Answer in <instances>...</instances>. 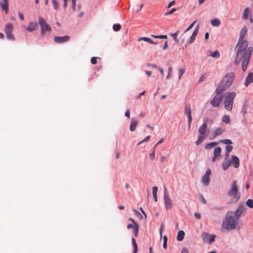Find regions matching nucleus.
<instances>
[{
  "instance_id": "63",
  "label": "nucleus",
  "mask_w": 253,
  "mask_h": 253,
  "mask_svg": "<svg viewBox=\"0 0 253 253\" xmlns=\"http://www.w3.org/2000/svg\"><path fill=\"white\" fill-rule=\"evenodd\" d=\"M158 70L160 71L161 75L163 76L164 73L163 69L159 68H158Z\"/></svg>"
},
{
  "instance_id": "3",
  "label": "nucleus",
  "mask_w": 253,
  "mask_h": 253,
  "mask_svg": "<svg viewBox=\"0 0 253 253\" xmlns=\"http://www.w3.org/2000/svg\"><path fill=\"white\" fill-rule=\"evenodd\" d=\"M235 79V74L233 72L227 73L222 79L216 89L217 93H222L232 84Z\"/></svg>"
},
{
  "instance_id": "21",
  "label": "nucleus",
  "mask_w": 253,
  "mask_h": 253,
  "mask_svg": "<svg viewBox=\"0 0 253 253\" xmlns=\"http://www.w3.org/2000/svg\"><path fill=\"white\" fill-rule=\"evenodd\" d=\"M198 33V28L197 27L195 30L193 32L191 36L190 37L189 40H188V43L191 44L193 43L195 40L196 36L197 35Z\"/></svg>"
},
{
  "instance_id": "42",
  "label": "nucleus",
  "mask_w": 253,
  "mask_h": 253,
  "mask_svg": "<svg viewBox=\"0 0 253 253\" xmlns=\"http://www.w3.org/2000/svg\"><path fill=\"white\" fill-rule=\"evenodd\" d=\"M196 21H193L189 26V27L186 29V30L185 31V33L190 30L191 28H193L195 24L196 23Z\"/></svg>"
},
{
  "instance_id": "30",
  "label": "nucleus",
  "mask_w": 253,
  "mask_h": 253,
  "mask_svg": "<svg viewBox=\"0 0 253 253\" xmlns=\"http://www.w3.org/2000/svg\"><path fill=\"white\" fill-rule=\"evenodd\" d=\"M132 243L134 247V250L133 253H137L138 252V246L136 242L135 239L134 238H132Z\"/></svg>"
},
{
  "instance_id": "14",
  "label": "nucleus",
  "mask_w": 253,
  "mask_h": 253,
  "mask_svg": "<svg viewBox=\"0 0 253 253\" xmlns=\"http://www.w3.org/2000/svg\"><path fill=\"white\" fill-rule=\"evenodd\" d=\"M0 6L5 14H7L9 10L8 0H1L0 1Z\"/></svg>"
},
{
  "instance_id": "48",
  "label": "nucleus",
  "mask_w": 253,
  "mask_h": 253,
  "mask_svg": "<svg viewBox=\"0 0 253 253\" xmlns=\"http://www.w3.org/2000/svg\"><path fill=\"white\" fill-rule=\"evenodd\" d=\"M175 0H172V1H171V2H170L169 3V4H168V6H167V8H170V7H171L172 5H173L175 4Z\"/></svg>"
},
{
  "instance_id": "18",
  "label": "nucleus",
  "mask_w": 253,
  "mask_h": 253,
  "mask_svg": "<svg viewBox=\"0 0 253 253\" xmlns=\"http://www.w3.org/2000/svg\"><path fill=\"white\" fill-rule=\"evenodd\" d=\"M221 149L220 147H217L215 148L214 151H213L214 156L212 159V161L213 162H215L218 156H219V155L221 153Z\"/></svg>"
},
{
  "instance_id": "40",
  "label": "nucleus",
  "mask_w": 253,
  "mask_h": 253,
  "mask_svg": "<svg viewBox=\"0 0 253 253\" xmlns=\"http://www.w3.org/2000/svg\"><path fill=\"white\" fill-rule=\"evenodd\" d=\"M133 223V224H129L127 225V228L128 229H130V228H132L133 229L134 228V226H135V224H138L137 223H136L134 220L132 219H130Z\"/></svg>"
},
{
  "instance_id": "28",
  "label": "nucleus",
  "mask_w": 253,
  "mask_h": 253,
  "mask_svg": "<svg viewBox=\"0 0 253 253\" xmlns=\"http://www.w3.org/2000/svg\"><path fill=\"white\" fill-rule=\"evenodd\" d=\"M211 24L212 26H219L220 21L217 18L213 19L211 20Z\"/></svg>"
},
{
  "instance_id": "62",
  "label": "nucleus",
  "mask_w": 253,
  "mask_h": 253,
  "mask_svg": "<svg viewBox=\"0 0 253 253\" xmlns=\"http://www.w3.org/2000/svg\"><path fill=\"white\" fill-rule=\"evenodd\" d=\"M163 224H162L161 225V226L160 227V235L161 236H162V231H163Z\"/></svg>"
},
{
  "instance_id": "55",
  "label": "nucleus",
  "mask_w": 253,
  "mask_h": 253,
  "mask_svg": "<svg viewBox=\"0 0 253 253\" xmlns=\"http://www.w3.org/2000/svg\"><path fill=\"white\" fill-rule=\"evenodd\" d=\"M181 253H188V250L187 248L184 247L181 251Z\"/></svg>"
},
{
  "instance_id": "26",
  "label": "nucleus",
  "mask_w": 253,
  "mask_h": 253,
  "mask_svg": "<svg viewBox=\"0 0 253 253\" xmlns=\"http://www.w3.org/2000/svg\"><path fill=\"white\" fill-rule=\"evenodd\" d=\"M184 235H185V233L183 231H182V230L179 231L178 232V234L177 235V237H176L177 240L178 241H182L184 238Z\"/></svg>"
},
{
  "instance_id": "8",
  "label": "nucleus",
  "mask_w": 253,
  "mask_h": 253,
  "mask_svg": "<svg viewBox=\"0 0 253 253\" xmlns=\"http://www.w3.org/2000/svg\"><path fill=\"white\" fill-rule=\"evenodd\" d=\"M13 26L11 23H8L5 25L4 27V32L6 34V38L10 40L13 41L15 37L12 34Z\"/></svg>"
},
{
  "instance_id": "35",
  "label": "nucleus",
  "mask_w": 253,
  "mask_h": 253,
  "mask_svg": "<svg viewBox=\"0 0 253 253\" xmlns=\"http://www.w3.org/2000/svg\"><path fill=\"white\" fill-rule=\"evenodd\" d=\"M249 12V8H246L245 9V10H244V11L243 12V18L245 19H246L248 18Z\"/></svg>"
},
{
  "instance_id": "39",
  "label": "nucleus",
  "mask_w": 253,
  "mask_h": 253,
  "mask_svg": "<svg viewBox=\"0 0 253 253\" xmlns=\"http://www.w3.org/2000/svg\"><path fill=\"white\" fill-rule=\"evenodd\" d=\"M53 7L55 10H58L59 7L58 3L56 0H52Z\"/></svg>"
},
{
  "instance_id": "5",
  "label": "nucleus",
  "mask_w": 253,
  "mask_h": 253,
  "mask_svg": "<svg viewBox=\"0 0 253 253\" xmlns=\"http://www.w3.org/2000/svg\"><path fill=\"white\" fill-rule=\"evenodd\" d=\"M208 119H205L204 120V123L203 124L199 129V132L200 134L198 135V139L196 141V145L198 146L200 144L204 139L207 137L208 135L206 134L207 129V124Z\"/></svg>"
},
{
  "instance_id": "6",
  "label": "nucleus",
  "mask_w": 253,
  "mask_h": 253,
  "mask_svg": "<svg viewBox=\"0 0 253 253\" xmlns=\"http://www.w3.org/2000/svg\"><path fill=\"white\" fill-rule=\"evenodd\" d=\"M228 195L234 198V202H237L240 198V193L238 192L237 181L234 180L232 183L230 190L228 192Z\"/></svg>"
},
{
  "instance_id": "9",
  "label": "nucleus",
  "mask_w": 253,
  "mask_h": 253,
  "mask_svg": "<svg viewBox=\"0 0 253 253\" xmlns=\"http://www.w3.org/2000/svg\"><path fill=\"white\" fill-rule=\"evenodd\" d=\"M215 92L216 95L213 97L210 102V103L213 107L218 106L222 99V96L221 95V93H217L216 91Z\"/></svg>"
},
{
  "instance_id": "25",
  "label": "nucleus",
  "mask_w": 253,
  "mask_h": 253,
  "mask_svg": "<svg viewBox=\"0 0 253 253\" xmlns=\"http://www.w3.org/2000/svg\"><path fill=\"white\" fill-rule=\"evenodd\" d=\"M231 162L230 160L226 161L223 162L222 166L224 170H226L231 166Z\"/></svg>"
},
{
  "instance_id": "23",
  "label": "nucleus",
  "mask_w": 253,
  "mask_h": 253,
  "mask_svg": "<svg viewBox=\"0 0 253 253\" xmlns=\"http://www.w3.org/2000/svg\"><path fill=\"white\" fill-rule=\"evenodd\" d=\"M138 124V122L134 119H131L130 124V130L133 131L135 130L136 126Z\"/></svg>"
},
{
  "instance_id": "7",
  "label": "nucleus",
  "mask_w": 253,
  "mask_h": 253,
  "mask_svg": "<svg viewBox=\"0 0 253 253\" xmlns=\"http://www.w3.org/2000/svg\"><path fill=\"white\" fill-rule=\"evenodd\" d=\"M39 23L41 28V33L42 35L44 34L46 31H50L51 27L48 25L45 20L41 16L39 17Z\"/></svg>"
},
{
  "instance_id": "17",
  "label": "nucleus",
  "mask_w": 253,
  "mask_h": 253,
  "mask_svg": "<svg viewBox=\"0 0 253 253\" xmlns=\"http://www.w3.org/2000/svg\"><path fill=\"white\" fill-rule=\"evenodd\" d=\"M231 164L235 168H238L240 165V161L239 158L236 156H232L231 157Z\"/></svg>"
},
{
  "instance_id": "24",
  "label": "nucleus",
  "mask_w": 253,
  "mask_h": 253,
  "mask_svg": "<svg viewBox=\"0 0 253 253\" xmlns=\"http://www.w3.org/2000/svg\"><path fill=\"white\" fill-rule=\"evenodd\" d=\"M144 41L147 42H149L151 44H156L157 43V42H155L153 41L150 38L148 37H141L138 39V41Z\"/></svg>"
},
{
  "instance_id": "52",
  "label": "nucleus",
  "mask_w": 253,
  "mask_h": 253,
  "mask_svg": "<svg viewBox=\"0 0 253 253\" xmlns=\"http://www.w3.org/2000/svg\"><path fill=\"white\" fill-rule=\"evenodd\" d=\"M164 197L166 196H169L168 192L166 187H164Z\"/></svg>"
},
{
  "instance_id": "32",
  "label": "nucleus",
  "mask_w": 253,
  "mask_h": 253,
  "mask_svg": "<svg viewBox=\"0 0 253 253\" xmlns=\"http://www.w3.org/2000/svg\"><path fill=\"white\" fill-rule=\"evenodd\" d=\"M202 182L205 184H209L210 182V177L209 176L204 175L202 177Z\"/></svg>"
},
{
  "instance_id": "15",
  "label": "nucleus",
  "mask_w": 253,
  "mask_h": 253,
  "mask_svg": "<svg viewBox=\"0 0 253 253\" xmlns=\"http://www.w3.org/2000/svg\"><path fill=\"white\" fill-rule=\"evenodd\" d=\"M225 131V129L220 127L216 128L213 131L212 134L210 137V139L212 140L214 139L217 136L222 134Z\"/></svg>"
},
{
  "instance_id": "43",
  "label": "nucleus",
  "mask_w": 253,
  "mask_h": 253,
  "mask_svg": "<svg viewBox=\"0 0 253 253\" xmlns=\"http://www.w3.org/2000/svg\"><path fill=\"white\" fill-rule=\"evenodd\" d=\"M176 10V9L175 8H172L171 10H170L168 12L165 13L164 15L166 16V15L172 14Z\"/></svg>"
},
{
  "instance_id": "16",
  "label": "nucleus",
  "mask_w": 253,
  "mask_h": 253,
  "mask_svg": "<svg viewBox=\"0 0 253 253\" xmlns=\"http://www.w3.org/2000/svg\"><path fill=\"white\" fill-rule=\"evenodd\" d=\"M164 203L167 210L171 209L172 207V201L169 196L164 197Z\"/></svg>"
},
{
  "instance_id": "59",
  "label": "nucleus",
  "mask_w": 253,
  "mask_h": 253,
  "mask_svg": "<svg viewBox=\"0 0 253 253\" xmlns=\"http://www.w3.org/2000/svg\"><path fill=\"white\" fill-rule=\"evenodd\" d=\"M168 47V42L167 41H166L165 42V44H164V47H163V50H165Z\"/></svg>"
},
{
  "instance_id": "44",
  "label": "nucleus",
  "mask_w": 253,
  "mask_h": 253,
  "mask_svg": "<svg viewBox=\"0 0 253 253\" xmlns=\"http://www.w3.org/2000/svg\"><path fill=\"white\" fill-rule=\"evenodd\" d=\"M185 70L183 69H179V79H180L182 75L184 73Z\"/></svg>"
},
{
  "instance_id": "61",
  "label": "nucleus",
  "mask_w": 253,
  "mask_h": 253,
  "mask_svg": "<svg viewBox=\"0 0 253 253\" xmlns=\"http://www.w3.org/2000/svg\"><path fill=\"white\" fill-rule=\"evenodd\" d=\"M201 199L202 202L204 204H206V200L205 199V198H204V197L203 196H201Z\"/></svg>"
},
{
  "instance_id": "4",
  "label": "nucleus",
  "mask_w": 253,
  "mask_h": 253,
  "mask_svg": "<svg viewBox=\"0 0 253 253\" xmlns=\"http://www.w3.org/2000/svg\"><path fill=\"white\" fill-rule=\"evenodd\" d=\"M236 93L234 92H226L225 94V100L224 102V108L228 111L232 110L233 105V100L236 97Z\"/></svg>"
},
{
  "instance_id": "50",
  "label": "nucleus",
  "mask_w": 253,
  "mask_h": 253,
  "mask_svg": "<svg viewBox=\"0 0 253 253\" xmlns=\"http://www.w3.org/2000/svg\"><path fill=\"white\" fill-rule=\"evenodd\" d=\"M171 72H172V68L170 67L169 68L168 75L167 77V79H168L169 78V77L170 76V75L171 74Z\"/></svg>"
},
{
  "instance_id": "10",
  "label": "nucleus",
  "mask_w": 253,
  "mask_h": 253,
  "mask_svg": "<svg viewBox=\"0 0 253 253\" xmlns=\"http://www.w3.org/2000/svg\"><path fill=\"white\" fill-rule=\"evenodd\" d=\"M185 114L187 116L188 119V126L190 129L191 124L192 121V117L191 116V109L190 105H186L184 109Z\"/></svg>"
},
{
  "instance_id": "54",
  "label": "nucleus",
  "mask_w": 253,
  "mask_h": 253,
  "mask_svg": "<svg viewBox=\"0 0 253 253\" xmlns=\"http://www.w3.org/2000/svg\"><path fill=\"white\" fill-rule=\"evenodd\" d=\"M72 3V8L73 10L75 9L76 7V0H71Z\"/></svg>"
},
{
  "instance_id": "37",
  "label": "nucleus",
  "mask_w": 253,
  "mask_h": 253,
  "mask_svg": "<svg viewBox=\"0 0 253 253\" xmlns=\"http://www.w3.org/2000/svg\"><path fill=\"white\" fill-rule=\"evenodd\" d=\"M247 205L250 208H253V200L248 199L246 202Z\"/></svg>"
},
{
  "instance_id": "29",
  "label": "nucleus",
  "mask_w": 253,
  "mask_h": 253,
  "mask_svg": "<svg viewBox=\"0 0 253 253\" xmlns=\"http://www.w3.org/2000/svg\"><path fill=\"white\" fill-rule=\"evenodd\" d=\"M218 144V142H212L209 143L208 144H207L205 145V148L206 149H210L211 148L213 147L216 146Z\"/></svg>"
},
{
  "instance_id": "47",
  "label": "nucleus",
  "mask_w": 253,
  "mask_h": 253,
  "mask_svg": "<svg viewBox=\"0 0 253 253\" xmlns=\"http://www.w3.org/2000/svg\"><path fill=\"white\" fill-rule=\"evenodd\" d=\"M178 34V31L176 32L175 33L173 34L171 36L173 39L174 40L175 42H177V35Z\"/></svg>"
},
{
  "instance_id": "45",
  "label": "nucleus",
  "mask_w": 253,
  "mask_h": 253,
  "mask_svg": "<svg viewBox=\"0 0 253 253\" xmlns=\"http://www.w3.org/2000/svg\"><path fill=\"white\" fill-rule=\"evenodd\" d=\"M149 139H150V136L148 135V136H146L143 140H142L141 142H140L138 145H140L145 142H147L149 141Z\"/></svg>"
},
{
  "instance_id": "19",
  "label": "nucleus",
  "mask_w": 253,
  "mask_h": 253,
  "mask_svg": "<svg viewBox=\"0 0 253 253\" xmlns=\"http://www.w3.org/2000/svg\"><path fill=\"white\" fill-rule=\"evenodd\" d=\"M38 27V23L36 22H30L29 26L26 28V30L28 31L31 32L36 30Z\"/></svg>"
},
{
  "instance_id": "64",
  "label": "nucleus",
  "mask_w": 253,
  "mask_h": 253,
  "mask_svg": "<svg viewBox=\"0 0 253 253\" xmlns=\"http://www.w3.org/2000/svg\"><path fill=\"white\" fill-rule=\"evenodd\" d=\"M146 74L148 76H150L151 75V72L149 71H146Z\"/></svg>"
},
{
  "instance_id": "1",
  "label": "nucleus",
  "mask_w": 253,
  "mask_h": 253,
  "mask_svg": "<svg viewBox=\"0 0 253 253\" xmlns=\"http://www.w3.org/2000/svg\"><path fill=\"white\" fill-rule=\"evenodd\" d=\"M247 32L246 27H244L240 33L238 45L239 48L234 60L235 65L239 64L242 61V70L245 71L248 66L253 52V47L250 46L247 48L248 43L247 41L243 40L244 37Z\"/></svg>"
},
{
  "instance_id": "31",
  "label": "nucleus",
  "mask_w": 253,
  "mask_h": 253,
  "mask_svg": "<svg viewBox=\"0 0 253 253\" xmlns=\"http://www.w3.org/2000/svg\"><path fill=\"white\" fill-rule=\"evenodd\" d=\"M222 122L226 123L229 124L230 122V118L229 116L228 115H224L222 117Z\"/></svg>"
},
{
  "instance_id": "56",
  "label": "nucleus",
  "mask_w": 253,
  "mask_h": 253,
  "mask_svg": "<svg viewBox=\"0 0 253 253\" xmlns=\"http://www.w3.org/2000/svg\"><path fill=\"white\" fill-rule=\"evenodd\" d=\"M194 216L197 219H199L201 218V215L198 212H195L194 213Z\"/></svg>"
},
{
  "instance_id": "20",
  "label": "nucleus",
  "mask_w": 253,
  "mask_h": 253,
  "mask_svg": "<svg viewBox=\"0 0 253 253\" xmlns=\"http://www.w3.org/2000/svg\"><path fill=\"white\" fill-rule=\"evenodd\" d=\"M252 82H253V73H250L247 77L245 85L247 86Z\"/></svg>"
},
{
  "instance_id": "13",
  "label": "nucleus",
  "mask_w": 253,
  "mask_h": 253,
  "mask_svg": "<svg viewBox=\"0 0 253 253\" xmlns=\"http://www.w3.org/2000/svg\"><path fill=\"white\" fill-rule=\"evenodd\" d=\"M70 38V37L67 35L62 37L55 36L53 39V41L55 42L58 43H62L63 42L69 41Z\"/></svg>"
},
{
  "instance_id": "53",
  "label": "nucleus",
  "mask_w": 253,
  "mask_h": 253,
  "mask_svg": "<svg viewBox=\"0 0 253 253\" xmlns=\"http://www.w3.org/2000/svg\"><path fill=\"white\" fill-rule=\"evenodd\" d=\"M18 15L20 17V18L21 19V20H23L24 19V15L22 13L20 12H18Z\"/></svg>"
},
{
  "instance_id": "57",
  "label": "nucleus",
  "mask_w": 253,
  "mask_h": 253,
  "mask_svg": "<svg viewBox=\"0 0 253 253\" xmlns=\"http://www.w3.org/2000/svg\"><path fill=\"white\" fill-rule=\"evenodd\" d=\"M133 211H134V212L135 213V214L136 216H141V214H140V213L138 211H137L136 210H133Z\"/></svg>"
},
{
  "instance_id": "46",
  "label": "nucleus",
  "mask_w": 253,
  "mask_h": 253,
  "mask_svg": "<svg viewBox=\"0 0 253 253\" xmlns=\"http://www.w3.org/2000/svg\"><path fill=\"white\" fill-rule=\"evenodd\" d=\"M90 61L92 64H96L97 63V58L95 57H92Z\"/></svg>"
},
{
  "instance_id": "38",
  "label": "nucleus",
  "mask_w": 253,
  "mask_h": 253,
  "mask_svg": "<svg viewBox=\"0 0 253 253\" xmlns=\"http://www.w3.org/2000/svg\"><path fill=\"white\" fill-rule=\"evenodd\" d=\"M220 142H222L224 144H227L228 145L231 144L232 143V142L231 140L230 139H222V140H220Z\"/></svg>"
},
{
  "instance_id": "49",
  "label": "nucleus",
  "mask_w": 253,
  "mask_h": 253,
  "mask_svg": "<svg viewBox=\"0 0 253 253\" xmlns=\"http://www.w3.org/2000/svg\"><path fill=\"white\" fill-rule=\"evenodd\" d=\"M150 157L152 160H154L155 158V152H152L150 154Z\"/></svg>"
},
{
  "instance_id": "22",
  "label": "nucleus",
  "mask_w": 253,
  "mask_h": 253,
  "mask_svg": "<svg viewBox=\"0 0 253 253\" xmlns=\"http://www.w3.org/2000/svg\"><path fill=\"white\" fill-rule=\"evenodd\" d=\"M207 55L208 56H211L213 58H218L220 56V53L218 50H215L214 52L208 51L207 52Z\"/></svg>"
},
{
  "instance_id": "2",
  "label": "nucleus",
  "mask_w": 253,
  "mask_h": 253,
  "mask_svg": "<svg viewBox=\"0 0 253 253\" xmlns=\"http://www.w3.org/2000/svg\"><path fill=\"white\" fill-rule=\"evenodd\" d=\"M237 220V218L233 216V211L228 212L222 222L220 231L225 232L235 229L236 228Z\"/></svg>"
},
{
  "instance_id": "41",
  "label": "nucleus",
  "mask_w": 253,
  "mask_h": 253,
  "mask_svg": "<svg viewBox=\"0 0 253 253\" xmlns=\"http://www.w3.org/2000/svg\"><path fill=\"white\" fill-rule=\"evenodd\" d=\"M152 37H154L155 38H158V39H167V35H160V36H156L154 35H151V36Z\"/></svg>"
},
{
  "instance_id": "60",
  "label": "nucleus",
  "mask_w": 253,
  "mask_h": 253,
  "mask_svg": "<svg viewBox=\"0 0 253 253\" xmlns=\"http://www.w3.org/2000/svg\"><path fill=\"white\" fill-rule=\"evenodd\" d=\"M125 116L128 118H130V111L129 110H127L125 113Z\"/></svg>"
},
{
  "instance_id": "12",
  "label": "nucleus",
  "mask_w": 253,
  "mask_h": 253,
  "mask_svg": "<svg viewBox=\"0 0 253 253\" xmlns=\"http://www.w3.org/2000/svg\"><path fill=\"white\" fill-rule=\"evenodd\" d=\"M202 238L204 242L211 244L214 241L215 236L210 235L207 233H204L202 234Z\"/></svg>"
},
{
  "instance_id": "36",
  "label": "nucleus",
  "mask_w": 253,
  "mask_h": 253,
  "mask_svg": "<svg viewBox=\"0 0 253 253\" xmlns=\"http://www.w3.org/2000/svg\"><path fill=\"white\" fill-rule=\"evenodd\" d=\"M113 28L115 31H119L121 28V25L120 24H115L113 25Z\"/></svg>"
},
{
  "instance_id": "27",
  "label": "nucleus",
  "mask_w": 253,
  "mask_h": 253,
  "mask_svg": "<svg viewBox=\"0 0 253 253\" xmlns=\"http://www.w3.org/2000/svg\"><path fill=\"white\" fill-rule=\"evenodd\" d=\"M158 188L156 186H154L153 187L152 194L155 200V202H157L158 198H157V192Z\"/></svg>"
},
{
  "instance_id": "51",
  "label": "nucleus",
  "mask_w": 253,
  "mask_h": 253,
  "mask_svg": "<svg viewBox=\"0 0 253 253\" xmlns=\"http://www.w3.org/2000/svg\"><path fill=\"white\" fill-rule=\"evenodd\" d=\"M211 170L210 169H208L205 174L204 175H206V176H210V175L211 174Z\"/></svg>"
},
{
  "instance_id": "58",
  "label": "nucleus",
  "mask_w": 253,
  "mask_h": 253,
  "mask_svg": "<svg viewBox=\"0 0 253 253\" xmlns=\"http://www.w3.org/2000/svg\"><path fill=\"white\" fill-rule=\"evenodd\" d=\"M166 159V158L165 156L162 155L161 157L160 162L161 163H163L165 161Z\"/></svg>"
},
{
  "instance_id": "34",
  "label": "nucleus",
  "mask_w": 253,
  "mask_h": 253,
  "mask_svg": "<svg viewBox=\"0 0 253 253\" xmlns=\"http://www.w3.org/2000/svg\"><path fill=\"white\" fill-rule=\"evenodd\" d=\"M133 232L135 237H137L138 235V230H139V226L138 224H135V226H134V228L133 229Z\"/></svg>"
},
{
  "instance_id": "11",
  "label": "nucleus",
  "mask_w": 253,
  "mask_h": 253,
  "mask_svg": "<svg viewBox=\"0 0 253 253\" xmlns=\"http://www.w3.org/2000/svg\"><path fill=\"white\" fill-rule=\"evenodd\" d=\"M246 209L244 206H239L237 209L233 212V216L238 220L241 215L245 211Z\"/></svg>"
},
{
  "instance_id": "33",
  "label": "nucleus",
  "mask_w": 253,
  "mask_h": 253,
  "mask_svg": "<svg viewBox=\"0 0 253 253\" xmlns=\"http://www.w3.org/2000/svg\"><path fill=\"white\" fill-rule=\"evenodd\" d=\"M226 151V157H228L229 155V153L232 151L233 150V146L231 145H227L225 147Z\"/></svg>"
}]
</instances>
